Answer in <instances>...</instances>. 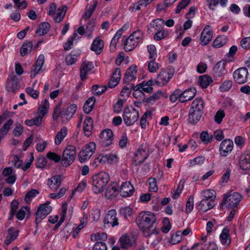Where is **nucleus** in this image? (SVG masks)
Masks as SVG:
<instances>
[{
	"label": "nucleus",
	"mask_w": 250,
	"mask_h": 250,
	"mask_svg": "<svg viewBox=\"0 0 250 250\" xmlns=\"http://www.w3.org/2000/svg\"><path fill=\"white\" fill-rule=\"evenodd\" d=\"M212 38V31L209 25H207L203 30L200 39V43L202 45H207Z\"/></svg>",
	"instance_id": "4468645a"
},
{
	"label": "nucleus",
	"mask_w": 250,
	"mask_h": 250,
	"mask_svg": "<svg viewBox=\"0 0 250 250\" xmlns=\"http://www.w3.org/2000/svg\"><path fill=\"white\" fill-rule=\"evenodd\" d=\"M139 42L136 39L131 37V35L124 42V48L125 51H131Z\"/></svg>",
	"instance_id": "c85d7f7f"
},
{
	"label": "nucleus",
	"mask_w": 250,
	"mask_h": 250,
	"mask_svg": "<svg viewBox=\"0 0 250 250\" xmlns=\"http://www.w3.org/2000/svg\"><path fill=\"white\" fill-rule=\"evenodd\" d=\"M119 242L121 248L128 249L135 244V238L132 235L124 234L120 237Z\"/></svg>",
	"instance_id": "dca6fc26"
},
{
	"label": "nucleus",
	"mask_w": 250,
	"mask_h": 250,
	"mask_svg": "<svg viewBox=\"0 0 250 250\" xmlns=\"http://www.w3.org/2000/svg\"><path fill=\"white\" fill-rule=\"evenodd\" d=\"M225 114L224 111L220 109L217 111L215 116H214V121L218 124H220L223 120V119L225 117Z\"/></svg>",
	"instance_id": "680f3d73"
},
{
	"label": "nucleus",
	"mask_w": 250,
	"mask_h": 250,
	"mask_svg": "<svg viewBox=\"0 0 250 250\" xmlns=\"http://www.w3.org/2000/svg\"><path fill=\"white\" fill-rule=\"evenodd\" d=\"M117 212L115 209L109 210L106 214L104 220V225L111 226L112 227L118 225V219L116 217Z\"/></svg>",
	"instance_id": "ddd939ff"
},
{
	"label": "nucleus",
	"mask_w": 250,
	"mask_h": 250,
	"mask_svg": "<svg viewBox=\"0 0 250 250\" xmlns=\"http://www.w3.org/2000/svg\"><path fill=\"white\" fill-rule=\"evenodd\" d=\"M134 87V85L133 84H128L127 86H125L123 89L122 90L120 95L122 97L125 96L126 97H128L132 89Z\"/></svg>",
	"instance_id": "13d9d810"
},
{
	"label": "nucleus",
	"mask_w": 250,
	"mask_h": 250,
	"mask_svg": "<svg viewBox=\"0 0 250 250\" xmlns=\"http://www.w3.org/2000/svg\"><path fill=\"white\" fill-rule=\"evenodd\" d=\"M226 63L225 61L222 60L215 64L213 69V75L215 77H221L227 73Z\"/></svg>",
	"instance_id": "412c9836"
},
{
	"label": "nucleus",
	"mask_w": 250,
	"mask_h": 250,
	"mask_svg": "<svg viewBox=\"0 0 250 250\" xmlns=\"http://www.w3.org/2000/svg\"><path fill=\"white\" fill-rule=\"evenodd\" d=\"M62 182V177L60 175L53 176L47 182V185L53 191L57 190L60 187Z\"/></svg>",
	"instance_id": "4be33fe9"
},
{
	"label": "nucleus",
	"mask_w": 250,
	"mask_h": 250,
	"mask_svg": "<svg viewBox=\"0 0 250 250\" xmlns=\"http://www.w3.org/2000/svg\"><path fill=\"white\" fill-rule=\"evenodd\" d=\"M239 164L243 169H250V155L247 154L241 157Z\"/></svg>",
	"instance_id": "79ce46f5"
},
{
	"label": "nucleus",
	"mask_w": 250,
	"mask_h": 250,
	"mask_svg": "<svg viewBox=\"0 0 250 250\" xmlns=\"http://www.w3.org/2000/svg\"><path fill=\"white\" fill-rule=\"evenodd\" d=\"M39 193V191L35 189H33L27 192L25 195L24 200L26 203H29L32 199Z\"/></svg>",
	"instance_id": "864d4df0"
},
{
	"label": "nucleus",
	"mask_w": 250,
	"mask_h": 250,
	"mask_svg": "<svg viewBox=\"0 0 250 250\" xmlns=\"http://www.w3.org/2000/svg\"><path fill=\"white\" fill-rule=\"evenodd\" d=\"M92 250H107L106 245L104 242L98 241L95 244Z\"/></svg>",
	"instance_id": "338daca9"
},
{
	"label": "nucleus",
	"mask_w": 250,
	"mask_h": 250,
	"mask_svg": "<svg viewBox=\"0 0 250 250\" xmlns=\"http://www.w3.org/2000/svg\"><path fill=\"white\" fill-rule=\"evenodd\" d=\"M229 230L228 228H225L220 235V239L223 245L229 246L231 243V238L229 234Z\"/></svg>",
	"instance_id": "2f4dec72"
},
{
	"label": "nucleus",
	"mask_w": 250,
	"mask_h": 250,
	"mask_svg": "<svg viewBox=\"0 0 250 250\" xmlns=\"http://www.w3.org/2000/svg\"><path fill=\"white\" fill-rule=\"evenodd\" d=\"M67 128L62 127L56 134L55 138V144L59 145L67 135Z\"/></svg>",
	"instance_id": "4c0bfd02"
},
{
	"label": "nucleus",
	"mask_w": 250,
	"mask_h": 250,
	"mask_svg": "<svg viewBox=\"0 0 250 250\" xmlns=\"http://www.w3.org/2000/svg\"><path fill=\"white\" fill-rule=\"evenodd\" d=\"M163 224L164 226L161 228L162 231L164 233L168 232L171 228L169 219L167 218H165L163 220Z\"/></svg>",
	"instance_id": "0e129e2a"
},
{
	"label": "nucleus",
	"mask_w": 250,
	"mask_h": 250,
	"mask_svg": "<svg viewBox=\"0 0 250 250\" xmlns=\"http://www.w3.org/2000/svg\"><path fill=\"white\" fill-rule=\"evenodd\" d=\"M168 35V32L167 31L161 29L157 31L153 36V39L158 41L166 38Z\"/></svg>",
	"instance_id": "6e6d98bb"
},
{
	"label": "nucleus",
	"mask_w": 250,
	"mask_h": 250,
	"mask_svg": "<svg viewBox=\"0 0 250 250\" xmlns=\"http://www.w3.org/2000/svg\"><path fill=\"white\" fill-rule=\"evenodd\" d=\"M148 151L146 150V147L141 146L135 154L134 160L136 165H140L148 157Z\"/></svg>",
	"instance_id": "2eb2a0df"
},
{
	"label": "nucleus",
	"mask_w": 250,
	"mask_h": 250,
	"mask_svg": "<svg viewBox=\"0 0 250 250\" xmlns=\"http://www.w3.org/2000/svg\"><path fill=\"white\" fill-rule=\"evenodd\" d=\"M96 146V145L94 142H90L84 146L79 153V161L83 163L89 160L95 152Z\"/></svg>",
	"instance_id": "6e6552de"
},
{
	"label": "nucleus",
	"mask_w": 250,
	"mask_h": 250,
	"mask_svg": "<svg viewBox=\"0 0 250 250\" xmlns=\"http://www.w3.org/2000/svg\"><path fill=\"white\" fill-rule=\"evenodd\" d=\"M94 67L92 62L88 61H84L82 64L80 68V77L82 81H84L87 79L88 73L93 69Z\"/></svg>",
	"instance_id": "f3484780"
},
{
	"label": "nucleus",
	"mask_w": 250,
	"mask_h": 250,
	"mask_svg": "<svg viewBox=\"0 0 250 250\" xmlns=\"http://www.w3.org/2000/svg\"><path fill=\"white\" fill-rule=\"evenodd\" d=\"M196 93V90L194 88H189L183 91V95L180 97V102L185 103L192 100Z\"/></svg>",
	"instance_id": "393cba45"
},
{
	"label": "nucleus",
	"mask_w": 250,
	"mask_h": 250,
	"mask_svg": "<svg viewBox=\"0 0 250 250\" xmlns=\"http://www.w3.org/2000/svg\"><path fill=\"white\" fill-rule=\"evenodd\" d=\"M113 133L109 129L104 130L100 134L99 142L103 147H106L112 144Z\"/></svg>",
	"instance_id": "9d476101"
},
{
	"label": "nucleus",
	"mask_w": 250,
	"mask_h": 250,
	"mask_svg": "<svg viewBox=\"0 0 250 250\" xmlns=\"http://www.w3.org/2000/svg\"><path fill=\"white\" fill-rule=\"evenodd\" d=\"M93 120L90 117H86L83 123V130L85 135L89 137L91 135L93 129Z\"/></svg>",
	"instance_id": "c756f323"
},
{
	"label": "nucleus",
	"mask_w": 250,
	"mask_h": 250,
	"mask_svg": "<svg viewBox=\"0 0 250 250\" xmlns=\"http://www.w3.org/2000/svg\"><path fill=\"white\" fill-rule=\"evenodd\" d=\"M77 109V105L75 104H73L70 105L67 108L62 112L61 116L63 117L64 116L66 115L67 117H71L75 113Z\"/></svg>",
	"instance_id": "09e8293b"
},
{
	"label": "nucleus",
	"mask_w": 250,
	"mask_h": 250,
	"mask_svg": "<svg viewBox=\"0 0 250 250\" xmlns=\"http://www.w3.org/2000/svg\"><path fill=\"white\" fill-rule=\"evenodd\" d=\"M242 198V195L238 192H229L225 195L221 204L228 208H235Z\"/></svg>",
	"instance_id": "7ed1b4c3"
},
{
	"label": "nucleus",
	"mask_w": 250,
	"mask_h": 250,
	"mask_svg": "<svg viewBox=\"0 0 250 250\" xmlns=\"http://www.w3.org/2000/svg\"><path fill=\"white\" fill-rule=\"evenodd\" d=\"M233 148V143L230 139L223 140L219 147L220 155L223 157H226L231 153Z\"/></svg>",
	"instance_id": "f8f14e48"
},
{
	"label": "nucleus",
	"mask_w": 250,
	"mask_h": 250,
	"mask_svg": "<svg viewBox=\"0 0 250 250\" xmlns=\"http://www.w3.org/2000/svg\"><path fill=\"white\" fill-rule=\"evenodd\" d=\"M203 112L193 109H190L188 115V122L191 124H197L201 119Z\"/></svg>",
	"instance_id": "b1692460"
},
{
	"label": "nucleus",
	"mask_w": 250,
	"mask_h": 250,
	"mask_svg": "<svg viewBox=\"0 0 250 250\" xmlns=\"http://www.w3.org/2000/svg\"><path fill=\"white\" fill-rule=\"evenodd\" d=\"M30 213L29 208L28 206H23L17 213L16 217L18 219L22 220L26 215H27V216L29 215Z\"/></svg>",
	"instance_id": "c03bdc74"
},
{
	"label": "nucleus",
	"mask_w": 250,
	"mask_h": 250,
	"mask_svg": "<svg viewBox=\"0 0 250 250\" xmlns=\"http://www.w3.org/2000/svg\"><path fill=\"white\" fill-rule=\"evenodd\" d=\"M76 154V147L71 145L68 146L63 150L61 165L63 167H68L74 161Z\"/></svg>",
	"instance_id": "20e7f679"
},
{
	"label": "nucleus",
	"mask_w": 250,
	"mask_h": 250,
	"mask_svg": "<svg viewBox=\"0 0 250 250\" xmlns=\"http://www.w3.org/2000/svg\"><path fill=\"white\" fill-rule=\"evenodd\" d=\"M109 181V176L105 172L102 171L93 177L92 190L95 193L103 191L104 187Z\"/></svg>",
	"instance_id": "f03ea898"
},
{
	"label": "nucleus",
	"mask_w": 250,
	"mask_h": 250,
	"mask_svg": "<svg viewBox=\"0 0 250 250\" xmlns=\"http://www.w3.org/2000/svg\"><path fill=\"white\" fill-rule=\"evenodd\" d=\"M147 182L149 185V190L151 192H156L158 190L156 180L154 178H149Z\"/></svg>",
	"instance_id": "bf43d9fd"
},
{
	"label": "nucleus",
	"mask_w": 250,
	"mask_h": 250,
	"mask_svg": "<svg viewBox=\"0 0 250 250\" xmlns=\"http://www.w3.org/2000/svg\"><path fill=\"white\" fill-rule=\"evenodd\" d=\"M118 191V188L117 183H113L107 188L105 192V196L107 199H113L116 196Z\"/></svg>",
	"instance_id": "7c9ffc66"
},
{
	"label": "nucleus",
	"mask_w": 250,
	"mask_h": 250,
	"mask_svg": "<svg viewBox=\"0 0 250 250\" xmlns=\"http://www.w3.org/2000/svg\"><path fill=\"white\" fill-rule=\"evenodd\" d=\"M232 86V82L231 80H227L225 81L219 86V90L221 92L229 91Z\"/></svg>",
	"instance_id": "5fc2aeb1"
},
{
	"label": "nucleus",
	"mask_w": 250,
	"mask_h": 250,
	"mask_svg": "<svg viewBox=\"0 0 250 250\" xmlns=\"http://www.w3.org/2000/svg\"><path fill=\"white\" fill-rule=\"evenodd\" d=\"M249 72L247 68L241 67L234 71L233 78L234 81L238 84L245 83L248 81Z\"/></svg>",
	"instance_id": "1a4fd4ad"
},
{
	"label": "nucleus",
	"mask_w": 250,
	"mask_h": 250,
	"mask_svg": "<svg viewBox=\"0 0 250 250\" xmlns=\"http://www.w3.org/2000/svg\"><path fill=\"white\" fill-rule=\"evenodd\" d=\"M67 208V205L66 203H64L62 205V211L61 213V217L59 221L57 223L55 226L54 228V230H57L59 227L61 225V224L65 220V217L66 214Z\"/></svg>",
	"instance_id": "a19ab883"
},
{
	"label": "nucleus",
	"mask_w": 250,
	"mask_h": 250,
	"mask_svg": "<svg viewBox=\"0 0 250 250\" xmlns=\"http://www.w3.org/2000/svg\"><path fill=\"white\" fill-rule=\"evenodd\" d=\"M141 85L138 84L133 88L134 91L133 93V96L137 99L145 101L146 100L145 98V94L143 91L141 89Z\"/></svg>",
	"instance_id": "a18cd8bd"
},
{
	"label": "nucleus",
	"mask_w": 250,
	"mask_h": 250,
	"mask_svg": "<svg viewBox=\"0 0 250 250\" xmlns=\"http://www.w3.org/2000/svg\"><path fill=\"white\" fill-rule=\"evenodd\" d=\"M184 188V183L180 181L175 191H174L172 193V197L174 199L178 198L181 193V191Z\"/></svg>",
	"instance_id": "052dcab7"
},
{
	"label": "nucleus",
	"mask_w": 250,
	"mask_h": 250,
	"mask_svg": "<svg viewBox=\"0 0 250 250\" xmlns=\"http://www.w3.org/2000/svg\"><path fill=\"white\" fill-rule=\"evenodd\" d=\"M214 206L213 201L208 200L206 198H203L197 206V208L199 210L206 212Z\"/></svg>",
	"instance_id": "a878e982"
},
{
	"label": "nucleus",
	"mask_w": 250,
	"mask_h": 250,
	"mask_svg": "<svg viewBox=\"0 0 250 250\" xmlns=\"http://www.w3.org/2000/svg\"><path fill=\"white\" fill-rule=\"evenodd\" d=\"M50 204V201H47L44 204H41L38 208L35 219L37 228L38 227V224L51 213L52 208L51 206H49Z\"/></svg>",
	"instance_id": "0eeeda50"
},
{
	"label": "nucleus",
	"mask_w": 250,
	"mask_h": 250,
	"mask_svg": "<svg viewBox=\"0 0 250 250\" xmlns=\"http://www.w3.org/2000/svg\"><path fill=\"white\" fill-rule=\"evenodd\" d=\"M174 71L173 70H169L166 71L162 70L158 75L155 83L159 86H163L166 84L173 77Z\"/></svg>",
	"instance_id": "9b49d317"
},
{
	"label": "nucleus",
	"mask_w": 250,
	"mask_h": 250,
	"mask_svg": "<svg viewBox=\"0 0 250 250\" xmlns=\"http://www.w3.org/2000/svg\"><path fill=\"white\" fill-rule=\"evenodd\" d=\"M49 102L47 100L45 99L41 103V104L39 107L38 116L42 119L44 116L47 114Z\"/></svg>",
	"instance_id": "473e14b6"
},
{
	"label": "nucleus",
	"mask_w": 250,
	"mask_h": 250,
	"mask_svg": "<svg viewBox=\"0 0 250 250\" xmlns=\"http://www.w3.org/2000/svg\"><path fill=\"white\" fill-rule=\"evenodd\" d=\"M212 82V78L207 75L200 76L198 81L199 85L203 88H207Z\"/></svg>",
	"instance_id": "c9c22d12"
},
{
	"label": "nucleus",
	"mask_w": 250,
	"mask_h": 250,
	"mask_svg": "<svg viewBox=\"0 0 250 250\" xmlns=\"http://www.w3.org/2000/svg\"><path fill=\"white\" fill-rule=\"evenodd\" d=\"M117 160L118 157L116 154H108L102 156L100 162L104 163L111 164L116 162Z\"/></svg>",
	"instance_id": "58836bf2"
},
{
	"label": "nucleus",
	"mask_w": 250,
	"mask_h": 250,
	"mask_svg": "<svg viewBox=\"0 0 250 250\" xmlns=\"http://www.w3.org/2000/svg\"><path fill=\"white\" fill-rule=\"evenodd\" d=\"M107 234L104 232L98 233L93 234L91 236V240L93 241H102L104 242L107 239Z\"/></svg>",
	"instance_id": "8fccbe9b"
},
{
	"label": "nucleus",
	"mask_w": 250,
	"mask_h": 250,
	"mask_svg": "<svg viewBox=\"0 0 250 250\" xmlns=\"http://www.w3.org/2000/svg\"><path fill=\"white\" fill-rule=\"evenodd\" d=\"M134 187L129 182L123 183L121 186L120 194L122 197H126L133 194Z\"/></svg>",
	"instance_id": "aec40b11"
},
{
	"label": "nucleus",
	"mask_w": 250,
	"mask_h": 250,
	"mask_svg": "<svg viewBox=\"0 0 250 250\" xmlns=\"http://www.w3.org/2000/svg\"><path fill=\"white\" fill-rule=\"evenodd\" d=\"M136 223L145 237L159 232L156 225V217L149 211L140 212L136 219Z\"/></svg>",
	"instance_id": "f257e3e1"
},
{
	"label": "nucleus",
	"mask_w": 250,
	"mask_h": 250,
	"mask_svg": "<svg viewBox=\"0 0 250 250\" xmlns=\"http://www.w3.org/2000/svg\"><path fill=\"white\" fill-rule=\"evenodd\" d=\"M46 156L48 159L54 161L56 163H58L60 162L61 160H62L61 156L56 153L52 152H49L47 154Z\"/></svg>",
	"instance_id": "69168bd1"
},
{
	"label": "nucleus",
	"mask_w": 250,
	"mask_h": 250,
	"mask_svg": "<svg viewBox=\"0 0 250 250\" xmlns=\"http://www.w3.org/2000/svg\"><path fill=\"white\" fill-rule=\"evenodd\" d=\"M205 158L203 156H198L191 160L190 162V166L193 167L195 165H202L205 162Z\"/></svg>",
	"instance_id": "e2e57ef3"
},
{
	"label": "nucleus",
	"mask_w": 250,
	"mask_h": 250,
	"mask_svg": "<svg viewBox=\"0 0 250 250\" xmlns=\"http://www.w3.org/2000/svg\"><path fill=\"white\" fill-rule=\"evenodd\" d=\"M42 122V119L41 117H39L38 116L31 120H26L25 121V124L28 126H32L33 125L39 126L41 125Z\"/></svg>",
	"instance_id": "4d7b16f0"
},
{
	"label": "nucleus",
	"mask_w": 250,
	"mask_h": 250,
	"mask_svg": "<svg viewBox=\"0 0 250 250\" xmlns=\"http://www.w3.org/2000/svg\"><path fill=\"white\" fill-rule=\"evenodd\" d=\"M6 88L7 90L10 92H14L18 89V79L16 76L12 77L8 81Z\"/></svg>",
	"instance_id": "f704fd0d"
},
{
	"label": "nucleus",
	"mask_w": 250,
	"mask_h": 250,
	"mask_svg": "<svg viewBox=\"0 0 250 250\" xmlns=\"http://www.w3.org/2000/svg\"><path fill=\"white\" fill-rule=\"evenodd\" d=\"M104 42L99 37H97L93 42V43L91 46V49L92 51L95 52L96 54H100L104 47Z\"/></svg>",
	"instance_id": "cd10ccee"
},
{
	"label": "nucleus",
	"mask_w": 250,
	"mask_h": 250,
	"mask_svg": "<svg viewBox=\"0 0 250 250\" xmlns=\"http://www.w3.org/2000/svg\"><path fill=\"white\" fill-rule=\"evenodd\" d=\"M139 111L133 107H126L124 110L123 118L127 126L133 125L139 118Z\"/></svg>",
	"instance_id": "423d86ee"
},
{
	"label": "nucleus",
	"mask_w": 250,
	"mask_h": 250,
	"mask_svg": "<svg viewBox=\"0 0 250 250\" xmlns=\"http://www.w3.org/2000/svg\"><path fill=\"white\" fill-rule=\"evenodd\" d=\"M121 70L120 68H116L113 72L110 81L108 83L109 87L113 88L116 86L119 83L121 79Z\"/></svg>",
	"instance_id": "bb28decb"
},
{
	"label": "nucleus",
	"mask_w": 250,
	"mask_h": 250,
	"mask_svg": "<svg viewBox=\"0 0 250 250\" xmlns=\"http://www.w3.org/2000/svg\"><path fill=\"white\" fill-rule=\"evenodd\" d=\"M160 64L156 62L155 60H150L148 62V70L150 73H155L159 69Z\"/></svg>",
	"instance_id": "603ef678"
},
{
	"label": "nucleus",
	"mask_w": 250,
	"mask_h": 250,
	"mask_svg": "<svg viewBox=\"0 0 250 250\" xmlns=\"http://www.w3.org/2000/svg\"><path fill=\"white\" fill-rule=\"evenodd\" d=\"M241 47L245 49L250 48V36L243 38L240 42Z\"/></svg>",
	"instance_id": "774afa93"
},
{
	"label": "nucleus",
	"mask_w": 250,
	"mask_h": 250,
	"mask_svg": "<svg viewBox=\"0 0 250 250\" xmlns=\"http://www.w3.org/2000/svg\"><path fill=\"white\" fill-rule=\"evenodd\" d=\"M165 21L161 19H156L153 20L147 26V32L151 33L162 29Z\"/></svg>",
	"instance_id": "6ab92c4d"
},
{
	"label": "nucleus",
	"mask_w": 250,
	"mask_h": 250,
	"mask_svg": "<svg viewBox=\"0 0 250 250\" xmlns=\"http://www.w3.org/2000/svg\"><path fill=\"white\" fill-rule=\"evenodd\" d=\"M107 89V87L104 85H94L92 87L93 93L97 96H100L103 94Z\"/></svg>",
	"instance_id": "3c124183"
},
{
	"label": "nucleus",
	"mask_w": 250,
	"mask_h": 250,
	"mask_svg": "<svg viewBox=\"0 0 250 250\" xmlns=\"http://www.w3.org/2000/svg\"><path fill=\"white\" fill-rule=\"evenodd\" d=\"M67 9V7L66 5H63L57 9L56 4L52 3L49 6L48 14L49 16H54V21L56 22L59 23L64 18Z\"/></svg>",
	"instance_id": "39448f33"
},
{
	"label": "nucleus",
	"mask_w": 250,
	"mask_h": 250,
	"mask_svg": "<svg viewBox=\"0 0 250 250\" xmlns=\"http://www.w3.org/2000/svg\"><path fill=\"white\" fill-rule=\"evenodd\" d=\"M50 28V24L47 22H43L39 25L36 34L40 36H43L49 31Z\"/></svg>",
	"instance_id": "72a5a7b5"
},
{
	"label": "nucleus",
	"mask_w": 250,
	"mask_h": 250,
	"mask_svg": "<svg viewBox=\"0 0 250 250\" xmlns=\"http://www.w3.org/2000/svg\"><path fill=\"white\" fill-rule=\"evenodd\" d=\"M95 101L96 99L94 97L89 98L86 101L83 106V111L85 113L88 114L91 111Z\"/></svg>",
	"instance_id": "37998d69"
},
{
	"label": "nucleus",
	"mask_w": 250,
	"mask_h": 250,
	"mask_svg": "<svg viewBox=\"0 0 250 250\" xmlns=\"http://www.w3.org/2000/svg\"><path fill=\"white\" fill-rule=\"evenodd\" d=\"M33 47V43L32 42H26L23 43L21 48V54L22 56H25L27 53L30 52Z\"/></svg>",
	"instance_id": "de8ad7c7"
},
{
	"label": "nucleus",
	"mask_w": 250,
	"mask_h": 250,
	"mask_svg": "<svg viewBox=\"0 0 250 250\" xmlns=\"http://www.w3.org/2000/svg\"><path fill=\"white\" fill-rule=\"evenodd\" d=\"M44 56L43 55H40L35 64L33 66L31 71L30 76L32 78H34L41 70L42 66L44 63Z\"/></svg>",
	"instance_id": "a211bd4d"
},
{
	"label": "nucleus",
	"mask_w": 250,
	"mask_h": 250,
	"mask_svg": "<svg viewBox=\"0 0 250 250\" xmlns=\"http://www.w3.org/2000/svg\"><path fill=\"white\" fill-rule=\"evenodd\" d=\"M13 123V120L12 119H10L3 125L2 127L0 129V141L1 139H2L4 136L7 134L10 126L12 125Z\"/></svg>",
	"instance_id": "49530a36"
},
{
	"label": "nucleus",
	"mask_w": 250,
	"mask_h": 250,
	"mask_svg": "<svg viewBox=\"0 0 250 250\" xmlns=\"http://www.w3.org/2000/svg\"><path fill=\"white\" fill-rule=\"evenodd\" d=\"M137 73V66L136 65L130 66L126 70L125 74L123 81L125 83H127L135 78Z\"/></svg>",
	"instance_id": "5701e85b"
},
{
	"label": "nucleus",
	"mask_w": 250,
	"mask_h": 250,
	"mask_svg": "<svg viewBox=\"0 0 250 250\" xmlns=\"http://www.w3.org/2000/svg\"><path fill=\"white\" fill-rule=\"evenodd\" d=\"M204 105L203 99L201 98H197L192 102L190 108L203 112Z\"/></svg>",
	"instance_id": "e433bc0d"
},
{
	"label": "nucleus",
	"mask_w": 250,
	"mask_h": 250,
	"mask_svg": "<svg viewBox=\"0 0 250 250\" xmlns=\"http://www.w3.org/2000/svg\"><path fill=\"white\" fill-rule=\"evenodd\" d=\"M228 41V38L224 35L219 36L214 41L212 46L214 48H220L224 45Z\"/></svg>",
	"instance_id": "ea45409f"
}]
</instances>
